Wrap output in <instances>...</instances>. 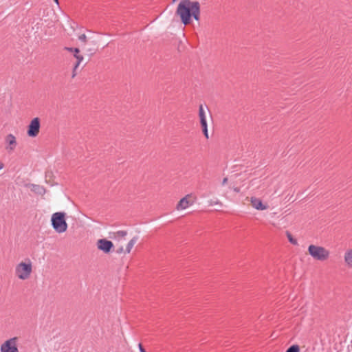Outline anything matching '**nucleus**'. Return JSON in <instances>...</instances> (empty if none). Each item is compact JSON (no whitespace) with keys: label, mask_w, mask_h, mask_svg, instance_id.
Listing matches in <instances>:
<instances>
[{"label":"nucleus","mask_w":352,"mask_h":352,"mask_svg":"<svg viewBox=\"0 0 352 352\" xmlns=\"http://www.w3.org/2000/svg\"><path fill=\"white\" fill-rule=\"evenodd\" d=\"M138 348H139L140 352H146L145 351V349L143 348L142 344H140V343L138 344Z\"/></svg>","instance_id":"obj_23"},{"label":"nucleus","mask_w":352,"mask_h":352,"mask_svg":"<svg viewBox=\"0 0 352 352\" xmlns=\"http://www.w3.org/2000/svg\"><path fill=\"white\" fill-rule=\"evenodd\" d=\"M251 204L252 206L256 210H263L267 209V206L263 205L261 200L259 199L252 197Z\"/></svg>","instance_id":"obj_9"},{"label":"nucleus","mask_w":352,"mask_h":352,"mask_svg":"<svg viewBox=\"0 0 352 352\" xmlns=\"http://www.w3.org/2000/svg\"><path fill=\"white\" fill-rule=\"evenodd\" d=\"M116 252H117V253H118V254L122 253V252H123V248H122V247L120 248L118 250H117V251H116Z\"/></svg>","instance_id":"obj_25"},{"label":"nucleus","mask_w":352,"mask_h":352,"mask_svg":"<svg viewBox=\"0 0 352 352\" xmlns=\"http://www.w3.org/2000/svg\"><path fill=\"white\" fill-rule=\"evenodd\" d=\"M200 13V3L197 1L182 0L176 10V14L179 16L182 23L185 25L190 23L192 18L199 21Z\"/></svg>","instance_id":"obj_1"},{"label":"nucleus","mask_w":352,"mask_h":352,"mask_svg":"<svg viewBox=\"0 0 352 352\" xmlns=\"http://www.w3.org/2000/svg\"><path fill=\"white\" fill-rule=\"evenodd\" d=\"M79 52H80V50H79V49H78V48H74V51H73V52H74V54H78V53H79Z\"/></svg>","instance_id":"obj_27"},{"label":"nucleus","mask_w":352,"mask_h":352,"mask_svg":"<svg viewBox=\"0 0 352 352\" xmlns=\"http://www.w3.org/2000/svg\"><path fill=\"white\" fill-rule=\"evenodd\" d=\"M32 272V264L23 262L18 264L15 268V274L16 276L21 280L27 279Z\"/></svg>","instance_id":"obj_4"},{"label":"nucleus","mask_w":352,"mask_h":352,"mask_svg":"<svg viewBox=\"0 0 352 352\" xmlns=\"http://www.w3.org/2000/svg\"><path fill=\"white\" fill-rule=\"evenodd\" d=\"M344 261L349 267H352V248L345 252Z\"/></svg>","instance_id":"obj_14"},{"label":"nucleus","mask_w":352,"mask_h":352,"mask_svg":"<svg viewBox=\"0 0 352 352\" xmlns=\"http://www.w3.org/2000/svg\"><path fill=\"white\" fill-rule=\"evenodd\" d=\"M74 49V48H73V47H65V50H66L67 51L70 52H73Z\"/></svg>","instance_id":"obj_24"},{"label":"nucleus","mask_w":352,"mask_h":352,"mask_svg":"<svg viewBox=\"0 0 352 352\" xmlns=\"http://www.w3.org/2000/svg\"><path fill=\"white\" fill-rule=\"evenodd\" d=\"M98 248L104 253H109L113 248V244L111 241L105 239H99L97 242Z\"/></svg>","instance_id":"obj_7"},{"label":"nucleus","mask_w":352,"mask_h":352,"mask_svg":"<svg viewBox=\"0 0 352 352\" xmlns=\"http://www.w3.org/2000/svg\"><path fill=\"white\" fill-rule=\"evenodd\" d=\"M40 126L39 118H34L28 126V135L32 138L36 137L39 133Z\"/></svg>","instance_id":"obj_5"},{"label":"nucleus","mask_w":352,"mask_h":352,"mask_svg":"<svg viewBox=\"0 0 352 352\" xmlns=\"http://www.w3.org/2000/svg\"><path fill=\"white\" fill-rule=\"evenodd\" d=\"M30 189L34 193L40 195H44L46 192V190L43 186L37 184H31Z\"/></svg>","instance_id":"obj_12"},{"label":"nucleus","mask_w":352,"mask_h":352,"mask_svg":"<svg viewBox=\"0 0 352 352\" xmlns=\"http://www.w3.org/2000/svg\"><path fill=\"white\" fill-rule=\"evenodd\" d=\"M16 338H10L6 340L1 346V352H19L18 348L16 344Z\"/></svg>","instance_id":"obj_6"},{"label":"nucleus","mask_w":352,"mask_h":352,"mask_svg":"<svg viewBox=\"0 0 352 352\" xmlns=\"http://www.w3.org/2000/svg\"><path fill=\"white\" fill-rule=\"evenodd\" d=\"M78 40L83 43V45L87 44V42L88 41L87 37L85 34L79 35Z\"/></svg>","instance_id":"obj_20"},{"label":"nucleus","mask_w":352,"mask_h":352,"mask_svg":"<svg viewBox=\"0 0 352 352\" xmlns=\"http://www.w3.org/2000/svg\"><path fill=\"white\" fill-rule=\"evenodd\" d=\"M177 0H173V3H175V1H177Z\"/></svg>","instance_id":"obj_32"},{"label":"nucleus","mask_w":352,"mask_h":352,"mask_svg":"<svg viewBox=\"0 0 352 352\" xmlns=\"http://www.w3.org/2000/svg\"><path fill=\"white\" fill-rule=\"evenodd\" d=\"M189 206V201L187 199V197H183L177 204V210H184Z\"/></svg>","instance_id":"obj_13"},{"label":"nucleus","mask_w":352,"mask_h":352,"mask_svg":"<svg viewBox=\"0 0 352 352\" xmlns=\"http://www.w3.org/2000/svg\"><path fill=\"white\" fill-rule=\"evenodd\" d=\"M57 4L58 3V0H54Z\"/></svg>","instance_id":"obj_31"},{"label":"nucleus","mask_w":352,"mask_h":352,"mask_svg":"<svg viewBox=\"0 0 352 352\" xmlns=\"http://www.w3.org/2000/svg\"><path fill=\"white\" fill-rule=\"evenodd\" d=\"M127 234V232L124 230H119L117 232L110 233V238L115 240H121L124 239Z\"/></svg>","instance_id":"obj_11"},{"label":"nucleus","mask_w":352,"mask_h":352,"mask_svg":"<svg viewBox=\"0 0 352 352\" xmlns=\"http://www.w3.org/2000/svg\"><path fill=\"white\" fill-rule=\"evenodd\" d=\"M202 131L204 133V136L208 139V125H205L204 126H201Z\"/></svg>","instance_id":"obj_21"},{"label":"nucleus","mask_w":352,"mask_h":352,"mask_svg":"<svg viewBox=\"0 0 352 352\" xmlns=\"http://www.w3.org/2000/svg\"><path fill=\"white\" fill-rule=\"evenodd\" d=\"M199 117L200 119V124L201 126L208 125L206 121V112L202 104H200L199 107Z\"/></svg>","instance_id":"obj_10"},{"label":"nucleus","mask_w":352,"mask_h":352,"mask_svg":"<svg viewBox=\"0 0 352 352\" xmlns=\"http://www.w3.org/2000/svg\"><path fill=\"white\" fill-rule=\"evenodd\" d=\"M6 142L7 144L6 148L8 152L13 151L15 149L17 144L16 138L12 134H8L6 137Z\"/></svg>","instance_id":"obj_8"},{"label":"nucleus","mask_w":352,"mask_h":352,"mask_svg":"<svg viewBox=\"0 0 352 352\" xmlns=\"http://www.w3.org/2000/svg\"><path fill=\"white\" fill-rule=\"evenodd\" d=\"M215 204L222 205L220 201H219L218 200H217V201L210 200L209 201V205L210 206H213V205H215Z\"/></svg>","instance_id":"obj_22"},{"label":"nucleus","mask_w":352,"mask_h":352,"mask_svg":"<svg viewBox=\"0 0 352 352\" xmlns=\"http://www.w3.org/2000/svg\"><path fill=\"white\" fill-rule=\"evenodd\" d=\"M82 47L84 50H85L89 55H92L96 52L95 47H89L87 44L82 45Z\"/></svg>","instance_id":"obj_17"},{"label":"nucleus","mask_w":352,"mask_h":352,"mask_svg":"<svg viewBox=\"0 0 352 352\" xmlns=\"http://www.w3.org/2000/svg\"><path fill=\"white\" fill-rule=\"evenodd\" d=\"M138 239V236H134L132 239L130 240V241L128 243V244L126 245V251H125L126 253L129 254L131 252V249L133 248V247L137 242Z\"/></svg>","instance_id":"obj_15"},{"label":"nucleus","mask_w":352,"mask_h":352,"mask_svg":"<svg viewBox=\"0 0 352 352\" xmlns=\"http://www.w3.org/2000/svg\"><path fill=\"white\" fill-rule=\"evenodd\" d=\"M92 44L95 46L96 45V42L91 41Z\"/></svg>","instance_id":"obj_30"},{"label":"nucleus","mask_w":352,"mask_h":352,"mask_svg":"<svg viewBox=\"0 0 352 352\" xmlns=\"http://www.w3.org/2000/svg\"><path fill=\"white\" fill-rule=\"evenodd\" d=\"M286 235H287V237L289 240V241L294 245H298V241L296 239H294L292 235L291 234V233L288 231L286 232Z\"/></svg>","instance_id":"obj_18"},{"label":"nucleus","mask_w":352,"mask_h":352,"mask_svg":"<svg viewBox=\"0 0 352 352\" xmlns=\"http://www.w3.org/2000/svg\"><path fill=\"white\" fill-rule=\"evenodd\" d=\"M52 226L54 230L58 233H63L67 229V224L65 219L64 212H55L52 214Z\"/></svg>","instance_id":"obj_2"},{"label":"nucleus","mask_w":352,"mask_h":352,"mask_svg":"<svg viewBox=\"0 0 352 352\" xmlns=\"http://www.w3.org/2000/svg\"><path fill=\"white\" fill-rule=\"evenodd\" d=\"M285 352H300V347L297 344H294L289 346Z\"/></svg>","instance_id":"obj_19"},{"label":"nucleus","mask_w":352,"mask_h":352,"mask_svg":"<svg viewBox=\"0 0 352 352\" xmlns=\"http://www.w3.org/2000/svg\"><path fill=\"white\" fill-rule=\"evenodd\" d=\"M76 60H77L76 63L74 66V72H73V74H72V78L76 76V74L75 73V70L78 67V66L80 65L81 62L83 60V56L80 55L79 56H78L76 58Z\"/></svg>","instance_id":"obj_16"},{"label":"nucleus","mask_w":352,"mask_h":352,"mask_svg":"<svg viewBox=\"0 0 352 352\" xmlns=\"http://www.w3.org/2000/svg\"><path fill=\"white\" fill-rule=\"evenodd\" d=\"M74 57L76 58L78 56H79L80 55L78 54H74Z\"/></svg>","instance_id":"obj_29"},{"label":"nucleus","mask_w":352,"mask_h":352,"mask_svg":"<svg viewBox=\"0 0 352 352\" xmlns=\"http://www.w3.org/2000/svg\"><path fill=\"white\" fill-rule=\"evenodd\" d=\"M308 252L313 258L318 261H325L329 256V252L322 246L310 245Z\"/></svg>","instance_id":"obj_3"},{"label":"nucleus","mask_w":352,"mask_h":352,"mask_svg":"<svg viewBox=\"0 0 352 352\" xmlns=\"http://www.w3.org/2000/svg\"><path fill=\"white\" fill-rule=\"evenodd\" d=\"M228 182V178L225 177L222 181V185H225Z\"/></svg>","instance_id":"obj_26"},{"label":"nucleus","mask_w":352,"mask_h":352,"mask_svg":"<svg viewBox=\"0 0 352 352\" xmlns=\"http://www.w3.org/2000/svg\"><path fill=\"white\" fill-rule=\"evenodd\" d=\"M3 168V164L0 162V170H1Z\"/></svg>","instance_id":"obj_28"}]
</instances>
